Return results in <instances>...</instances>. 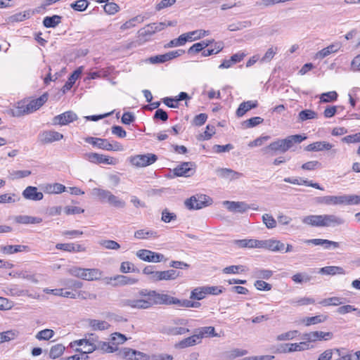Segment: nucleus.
Wrapping results in <instances>:
<instances>
[{
	"label": "nucleus",
	"instance_id": "nucleus-1",
	"mask_svg": "<svg viewBox=\"0 0 360 360\" xmlns=\"http://www.w3.org/2000/svg\"><path fill=\"white\" fill-rule=\"evenodd\" d=\"M140 298L124 299L121 301L122 307H129L136 309H148L153 305H171L172 296L160 293L155 290L142 289L139 291Z\"/></svg>",
	"mask_w": 360,
	"mask_h": 360
},
{
	"label": "nucleus",
	"instance_id": "nucleus-2",
	"mask_svg": "<svg viewBox=\"0 0 360 360\" xmlns=\"http://www.w3.org/2000/svg\"><path fill=\"white\" fill-rule=\"evenodd\" d=\"M302 222L313 227H335L343 225L345 220L336 214H320L306 216Z\"/></svg>",
	"mask_w": 360,
	"mask_h": 360
},
{
	"label": "nucleus",
	"instance_id": "nucleus-3",
	"mask_svg": "<svg viewBox=\"0 0 360 360\" xmlns=\"http://www.w3.org/2000/svg\"><path fill=\"white\" fill-rule=\"evenodd\" d=\"M306 139V136L300 134L290 135L285 139L273 141L266 147L263 148L262 150L264 153H269L270 151L274 153H284L292 148L294 144L300 143Z\"/></svg>",
	"mask_w": 360,
	"mask_h": 360
},
{
	"label": "nucleus",
	"instance_id": "nucleus-4",
	"mask_svg": "<svg viewBox=\"0 0 360 360\" xmlns=\"http://www.w3.org/2000/svg\"><path fill=\"white\" fill-rule=\"evenodd\" d=\"M48 96L44 94L40 97L33 99L29 102H20L15 112V116L20 117L28 115L39 110L46 101Z\"/></svg>",
	"mask_w": 360,
	"mask_h": 360
},
{
	"label": "nucleus",
	"instance_id": "nucleus-5",
	"mask_svg": "<svg viewBox=\"0 0 360 360\" xmlns=\"http://www.w3.org/2000/svg\"><path fill=\"white\" fill-rule=\"evenodd\" d=\"M84 140L95 147L108 151H122L124 150L123 146L117 141L110 142L108 139L96 137H87Z\"/></svg>",
	"mask_w": 360,
	"mask_h": 360
},
{
	"label": "nucleus",
	"instance_id": "nucleus-6",
	"mask_svg": "<svg viewBox=\"0 0 360 360\" xmlns=\"http://www.w3.org/2000/svg\"><path fill=\"white\" fill-rule=\"evenodd\" d=\"M212 200L207 195L198 194L191 196L185 201L186 207L189 210H200L210 205Z\"/></svg>",
	"mask_w": 360,
	"mask_h": 360
},
{
	"label": "nucleus",
	"instance_id": "nucleus-7",
	"mask_svg": "<svg viewBox=\"0 0 360 360\" xmlns=\"http://www.w3.org/2000/svg\"><path fill=\"white\" fill-rule=\"evenodd\" d=\"M106 284L111 285L113 287L131 285L136 284L138 279L124 275H116L112 277H106L104 278Z\"/></svg>",
	"mask_w": 360,
	"mask_h": 360
},
{
	"label": "nucleus",
	"instance_id": "nucleus-8",
	"mask_svg": "<svg viewBox=\"0 0 360 360\" xmlns=\"http://www.w3.org/2000/svg\"><path fill=\"white\" fill-rule=\"evenodd\" d=\"M136 255L140 259L147 262L158 263L166 261L165 256L158 252H153L146 249H141L136 252Z\"/></svg>",
	"mask_w": 360,
	"mask_h": 360
},
{
	"label": "nucleus",
	"instance_id": "nucleus-9",
	"mask_svg": "<svg viewBox=\"0 0 360 360\" xmlns=\"http://www.w3.org/2000/svg\"><path fill=\"white\" fill-rule=\"evenodd\" d=\"M158 160L155 154L147 153L143 155H137L130 158L131 163L136 167H146L153 164Z\"/></svg>",
	"mask_w": 360,
	"mask_h": 360
},
{
	"label": "nucleus",
	"instance_id": "nucleus-10",
	"mask_svg": "<svg viewBox=\"0 0 360 360\" xmlns=\"http://www.w3.org/2000/svg\"><path fill=\"white\" fill-rule=\"evenodd\" d=\"M85 160L94 164H106V165H115L116 161L114 158L101 155L96 153H87L84 155Z\"/></svg>",
	"mask_w": 360,
	"mask_h": 360
},
{
	"label": "nucleus",
	"instance_id": "nucleus-11",
	"mask_svg": "<svg viewBox=\"0 0 360 360\" xmlns=\"http://www.w3.org/2000/svg\"><path fill=\"white\" fill-rule=\"evenodd\" d=\"M195 169V165L193 162H185L174 169V174L176 176H191Z\"/></svg>",
	"mask_w": 360,
	"mask_h": 360
},
{
	"label": "nucleus",
	"instance_id": "nucleus-12",
	"mask_svg": "<svg viewBox=\"0 0 360 360\" xmlns=\"http://www.w3.org/2000/svg\"><path fill=\"white\" fill-rule=\"evenodd\" d=\"M77 119V115L72 111H66L55 116L52 120L53 125H67Z\"/></svg>",
	"mask_w": 360,
	"mask_h": 360
},
{
	"label": "nucleus",
	"instance_id": "nucleus-13",
	"mask_svg": "<svg viewBox=\"0 0 360 360\" xmlns=\"http://www.w3.org/2000/svg\"><path fill=\"white\" fill-rule=\"evenodd\" d=\"M63 139V135L53 130H46L39 134V140L43 144L58 141Z\"/></svg>",
	"mask_w": 360,
	"mask_h": 360
},
{
	"label": "nucleus",
	"instance_id": "nucleus-14",
	"mask_svg": "<svg viewBox=\"0 0 360 360\" xmlns=\"http://www.w3.org/2000/svg\"><path fill=\"white\" fill-rule=\"evenodd\" d=\"M166 27V23L163 22H153L146 25L141 28L139 31V35L146 37L151 36L157 32H160Z\"/></svg>",
	"mask_w": 360,
	"mask_h": 360
},
{
	"label": "nucleus",
	"instance_id": "nucleus-15",
	"mask_svg": "<svg viewBox=\"0 0 360 360\" xmlns=\"http://www.w3.org/2000/svg\"><path fill=\"white\" fill-rule=\"evenodd\" d=\"M333 333L330 332L313 331L303 335L302 338L308 342L316 340H329L333 338Z\"/></svg>",
	"mask_w": 360,
	"mask_h": 360
},
{
	"label": "nucleus",
	"instance_id": "nucleus-16",
	"mask_svg": "<svg viewBox=\"0 0 360 360\" xmlns=\"http://www.w3.org/2000/svg\"><path fill=\"white\" fill-rule=\"evenodd\" d=\"M44 292H45L47 294H53L56 296L60 297H70L72 299H76L77 297H81L83 299H86V297L84 295V294H86L85 292H79L77 294L74 293L71 291H64L63 289H48L46 288L44 290Z\"/></svg>",
	"mask_w": 360,
	"mask_h": 360
},
{
	"label": "nucleus",
	"instance_id": "nucleus-17",
	"mask_svg": "<svg viewBox=\"0 0 360 360\" xmlns=\"http://www.w3.org/2000/svg\"><path fill=\"white\" fill-rule=\"evenodd\" d=\"M346 198L345 195H326L322 197H318L316 202L321 204L327 205H345V200Z\"/></svg>",
	"mask_w": 360,
	"mask_h": 360
},
{
	"label": "nucleus",
	"instance_id": "nucleus-18",
	"mask_svg": "<svg viewBox=\"0 0 360 360\" xmlns=\"http://www.w3.org/2000/svg\"><path fill=\"white\" fill-rule=\"evenodd\" d=\"M217 175L224 179L233 181L243 176V174L228 168H218L215 171Z\"/></svg>",
	"mask_w": 360,
	"mask_h": 360
},
{
	"label": "nucleus",
	"instance_id": "nucleus-19",
	"mask_svg": "<svg viewBox=\"0 0 360 360\" xmlns=\"http://www.w3.org/2000/svg\"><path fill=\"white\" fill-rule=\"evenodd\" d=\"M306 346H307V345L304 342L299 343H286L281 345L280 348L278 349V350L281 353H290L297 351L300 352L307 349Z\"/></svg>",
	"mask_w": 360,
	"mask_h": 360
},
{
	"label": "nucleus",
	"instance_id": "nucleus-20",
	"mask_svg": "<svg viewBox=\"0 0 360 360\" xmlns=\"http://www.w3.org/2000/svg\"><path fill=\"white\" fill-rule=\"evenodd\" d=\"M179 276V272L174 269L155 271L154 282L174 280Z\"/></svg>",
	"mask_w": 360,
	"mask_h": 360
},
{
	"label": "nucleus",
	"instance_id": "nucleus-21",
	"mask_svg": "<svg viewBox=\"0 0 360 360\" xmlns=\"http://www.w3.org/2000/svg\"><path fill=\"white\" fill-rule=\"evenodd\" d=\"M22 196L27 199L33 201H38L43 199L44 195L41 192H39L35 186H27L22 193Z\"/></svg>",
	"mask_w": 360,
	"mask_h": 360
},
{
	"label": "nucleus",
	"instance_id": "nucleus-22",
	"mask_svg": "<svg viewBox=\"0 0 360 360\" xmlns=\"http://www.w3.org/2000/svg\"><path fill=\"white\" fill-rule=\"evenodd\" d=\"M342 45L340 42H335L328 46L321 49L316 53V58L323 59L331 53H336L340 49Z\"/></svg>",
	"mask_w": 360,
	"mask_h": 360
},
{
	"label": "nucleus",
	"instance_id": "nucleus-23",
	"mask_svg": "<svg viewBox=\"0 0 360 360\" xmlns=\"http://www.w3.org/2000/svg\"><path fill=\"white\" fill-rule=\"evenodd\" d=\"M227 209L231 212L243 213L250 208L249 205L244 202L224 201Z\"/></svg>",
	"mask_w": 360,
	"mask_h": 360
},
{
	"label": "nucleus",
	"instance_id": "nucleus-24",
	"mask_svg": "<svg viewBox=\"0 0 360 360\" xmlns=\"http://www.w3.org/2000/svg\"><path fill=\"white\" fill-rule=\"evenodd\" d=\"M285 244L278 240H264L263 249L273 252H281L284 250Z\"/></svg>",
	"mask_w": 360,
	"mask_h": 360
},
{
	"label": "nucleus",
	"instance_id": "nucleus-25",
	"mask_svg": "<svg viewBox=\"0 0 360 360\" xmlns=\"http://www.w3.org/2000/svg\"><path fill=\"white\" fill-rule=\"evenodd\" d=\"M333 148V145L326 141H316L309 144L304 148L306 151H323L329 150Z\"/></svg>",
	"mask_w": 360,
	"mask_h": 360
},
{
	"label": "nucleus",
	"instance_id": "nucleus-26",
	"mask_svg": "<svg viewBox=\"0 0 360 360\" xmlns=\"http://www.w3.org/2000/svg\"><path fill=\"white\" fill-rule=\"evenodd\" d=\"M201 341L199 340L195 330L194 334L190 337L183 339L176 344L175 347L179 349H184L188 347L194 346L199 344Z\"/></svg>",
	"mask_w": 360,
	"mask_h": 360
},
{
	"label": "nucleus",
	"instance_id": "nucleus-27",
	"mask_svg": "<svg viewBox=\"0 0 360 360\" xmlns=\"http://www.w3.org/2000/svg\"><path fill=\"white\" fill-rule=\"evenodd\" d=\"M258 103L257 101H248L241 103L236 110V115L239 117L243 116L248 111L257 108Z\"/></svg>",
	"mask_w": 360,
	"mask_h": 360
},
{
	"label": "nucleus",
	"instance_id": "nucleus-28",
	"mask_svg": "<svg viewBox=\"0 0 360 360\" xmlns=\"http://www.w3.org/2000/svg\"><path fill=\"white\" fill-rule=\"evenodd\" d=\"M103 276V271L99 269H85L83 280L98 281Z\"/></svg>",
	"mask_w": 360,
	"mask_h": 360
},
{
	"label": "nucleus",
	"instance_id": "nucleus-29",
	"mask_svg": "<svg viewBox=\"0 0 360 360\" xmlns=\"http://www.w3.org/2000/svg\"><path fill=\"white\" fill-rule=\"evenodd\" d=\"M195 330L200 341L201 339L205 337H219V335L215 333V329L212 326L201 327Z\"/></svg>",
	"mask_w": 360,
	"mask_h": 360
},
{
	"label": "nucleus",
	"instance_id": "nucleus-30",
	"mask_svg": "<svg viewBox=\"0 0 360 360\" xmlns=\"http://www.w3.org/2000/svg\"><path fill=\"white\" fill-rule=\"evenodd\" d=\"M1 251L4 254L11 255L19 252L28 251L29 247L27 245H5L0 247Z\"/></svg>",
	"mask_w": 360,
	"mask_h": 360
},
{
	"label": "nucleus",
	"instance_id": "nucleus-31",
	"mask_svg": "<svg viewBox=\"0 0 360 360\" xmlns=\"http://www.w3.org/2000/svg\"><path fill=\"white\" fill-rule=\"evenodd\" d=\"M319 273L325 275L334 276L336 274H345V271L341 266H327L321 268Z\"/></svg>",
	"mask_w": 360,
	"mask_h": 360
},
{
	"label": "nucleus",
	"instance_id": "nucleus-32",
	"mask_svg": "<svg viewBox=\"0 0 360 360\" xmlns=\"http://www.w3.org/2000/svg\"><path fill=\"white\" fill-rule=\"evenodd\" d=\"M158 236V232L153 230L139 229L134 232V237L137 239L156 238Z\"/></svg>",
	"mask_w": 360,
	"mask_h": 360
},
{
	"label": "nucleus",
	"instance_id": "nucleus-33",
	"mask_svg": "<svg viewBox=\"0 0 360 360\" xmlns=\"http://www.w3.org/2000/svg\"><path fill=\"white\" fill-rule=\"evenodd\" d=\"M82 74L81 68L75 70L72 75L69 77L68 81L65 82V85L63 86V91L65 93L67 91H69L76 82V80Z\"/></svg>",
	"mask_w": 360,
	"mask_h": 360
},
{
	"label": "nucleus",
	"instance_id": "nucleus-34",
	"mask_svg": "<svg viewBox=\"0 0 360 360\" xmlns=\"http://www.w3.org/2000/svg\"><path fill=\"white\" fill-rule=\"evenodd\" d=\"M91 193L94 196L97 197L101 202H107L112 193L108 190L99 188L92 189Z\"/></svg>",
	"mask_w": 360,
	"mask_h": 360
},
{
	"label": "nucleus",
	"instance_id": "nucleus-35",
	"mask_svg": "<svg viewBox=\"0 0 360 360\" xmlns=\"http://www.w3.org/2000/svg\"><path fill=\"white\" fill-rule=\"evenodd\" d=\"M15 221L18 224H39L42 221V219L39 217H34L27 215H19L15 219Z\"/></svg>",
	"mask_w": 360,
	"mask_h": 360
},
{
	"label": "nucleus",
	"instance_id": "nucleus-36",
	"mask_svg": "<svg viewBox=\"0 0 360 360\" xmlns=\"http://www.w3.org/2000/svg\"><path fill=\"white\" fill-rule=\"evenodd\" d=\"M190 332L188 328L178 326H169L164 329V333L168 335H181Z\"/></svg>",
	"mask_w": 360,
	"mask_h": 360
},
{
	"label": "nucleus",
	"instance_id": "nucleus-37",
	"mask_svg": "<svg viewBox=\"0 0 360 360\" xmlns=\"http://www.w3.org/2000/svg\"><path fill=\"white\" fill-rule=\"evenodd\" d=\"M62 17L58 15L46 16L43 20V25L47 28L56 27L61 22Z\"/></svg>",
	"mask_w": 360,
	"mask_h": 360
},
{
	"label": "nucleus",
	"instance_id": "nucleus-38",
	"mask_svg": "<svg viewBox=\"0 0 360 360\" xmlns=\"http://www.w3.org/2000/svg\"><path fill=\"white\" fill-rule=\"evenodd\" d=\"M88 323L94 330H103L110 327V324L105 321L89 319Z\"/></svg>",
	"mask_w": 360,
	"mask_h": 360
},
{
	"label": "nucleus",
	"instance_id": "nucleus-39",
	"mask_svg": "<svg viewBox=\"0 0 360 360\" xmlns=\"http://www.w3.org/2000/svg\"><path fill=\"white\" fill-rule=\"evenodd\" d=\"M288 303L294 306H305L315 303V300L311 297H301L290 300Z\"/></svg>",
	"mask_w": 360,
	"mask_h": 360
},
{
	"label": "nucleus",
	"instance_id": "nucleus-40",
	"mask_svg": "<svg viewBox=\"0 0 360 360\" xmlns=\"http://www.w3.org/2000/svg\"><path fill=\"white\" fill-rule=\"evenodd\" d=\"M188 36V41H195L200 39L210 34V31L204 30H198L186 33Z\"/></svg>",
	"mask_w": 360,
	"mask_h": 360
},
{
	"label": "nucleus",
	"instance_id": "nucleus-41",
	"mask_svg": "<svg viewBox=\"0 0 360 360\" xmlns=\"http://www.w3.org/2000/svg\"><path fill=\"white\" fill-rule=\"evenodd\" d=\"M117 351V355L120 358L126 359L127 360H134L135 356L134 355H136V350L128 347H124Z\"/></svg>",
	"mask_w": 360,
	"mask_h": 360
},
{
	"label": "nucleus",
	"instance_id": "nucleus-42",
	"mask_svg": "<svg viewBox=\"0 0 360 360\" xmlns=\"http://www.w3.org/2000/svg\"><path fill=\"white\" fill-rule=\"evenodd\" d=\"M96 350L106 353H112L117 351L118 348L117 346L110 345L109 342L99 341L96 346Z\"/></svg>",
	"mask_w": 360,
	"mask_h": 360
},
{
	"label": "nucleus",
	"instance_id": "nucleus-43",
	"mask_svg": "<svg viewBox=\"0 0 360 360\" xmlns=\"http://www.w3.org/2000/svg\"><path fill=\"white\" fill-rule=\"evenodd\" d=\"M65 349V347L62 344H57L52 346L49 352L50 358H58L63 354Z\"/></svg>",
	"mask_w": 360,
	"mask_h": 360
},
{
	"label": "nucleus",
	"instance_id": "nucleus-44",
	"mask_svg": "<svg viewBox=\"0 0 360 360\" xmlns=\"http://www.w3.org/2000/svg\"><path fill=\"white\" fill-rule=\"evenodd\" d=\"M188 41V36L186 33L181 34L178 38L171 40L167 44V47L179 46L184 45Z\"/></svg>",
	"mask_w": 360,
	"mask_h": 360
},
{
	"label": "nucleus",
	"instance_id": "nucleus-45",
	"mask_svg": "<svg viewBox=\"0 0 360 360\" xmlns=\"http://www.w3.org/2000/svg\"><path fill=\"white\" fill-rule=\"evenodd\" d=\"M326 319H327V316H323V315H318V316H311V317H306L303 320V323H304L307 326H309L311 325H314V324H317L319 323H322V322L325 321L326 320Z\"/></svg>",
	"mask_w": 360,
	"mask_h": 360
},
{
	"label": "nucleus",
	"instance_id": "nucleus-46",
	"mask_svg": "<svg viewBox=\"0 0 360 360\" xmlns=\"http://www.w3.org/2000/svg\"><path fill=\"white\" fill-rule=\"evenodd\" d=\"M206 295V290L205 287H198L193 289L190 295L191 300H201L205 298Z\"/></svg>",
	"mask_w": 360,
	"mask_h": 360
},
{
	"label": "nucleus",
	"instance_id": "nucleus-47",
	"mask_svg": "<svg viewBox=\"0 0 360 360\" xmlns=\"http://www.w3.org/2000/svg\"><path fill=\"white\" fill-rule=\"evenodd\" d=\"M107 202L116 208H124L126 205V202L123 200L112 193L110 196Z\"/></svg>",
	"mask_w": 360,
	"mask_h": 360
},
{
	"label": "nucleus",
	"instance_id": "nucleus-48",
	"mask_svg": "<svg viewBox=\"0 0 360 360\" xmlns=\"http://www.w3.org/2000/svg\"><path fill=\"white\" fill-rule=\"evenodd\" d=\"M55 333L51 329H44L38 332L35 338L39 340H49L52 338Z\"/></svg>",
	"mask_w": 360,
	"mask_h": 360
},
{
	"label": "nucleus",
	"instance_id": "nucleus-49",
	"mask_svg": "<svg viewBox=\"0 0 360 360\" xmlns=\"http://www.w3.org/2000/svg\"><path fill=\"white\" fill-rule=\"evenodd\" d=\"M222 271L227 274H237L245 271V267L243 265H232L225 267Z\"/></svg>",
	"mask_w": 360,
	"mask_h": 360
},
{
	"label": "nucleus",
	"instance_id": "nucleus-50",
	"mask_svg": "<svg viewBox=\"0 0 360 360\" xmlns=\"http://www.w3.org/2000/svg\"><path fill=\"white\" fill-rule=\"evenodd\" d=\"M63 285L68 289H72L73 290H77V289H80L83 287V283L79 281L74 280V279H66L63 281Z\"/></svg>",
	"mask_w": 360,
	"mask_h": 360
},
{
	"label": "nucleus",
	"instance_id": "nucleus-51",
	"mask_svg": "<svg viewBox=\"0 0 360 360\" xmlns=\"http://www.w3.org/2000/svg\"><path fill=\"white\" fill-rule=\"evenodd\" d=\"M299 120L302 122L317 118V113L311 110H304L299 113Z\"/></svg>",
	"mask_w": 360,
	"mask_h": 360
},
{
	"label": "nucleus",
	"instance_id": "nucleus-52",
	"mask_svg": "<svg viewBox=\"0 0 360 360\" xmlns=\"http://www.w3.org/2000/svg\"><path fill=\"white\" fill-rule=\"evenodd\" d=\"M299 335V331L297 330H290L286 333L280 334L276 336L277 341H284L292 340Z\"/></svg>",
	"mask_w": 360,
	"mask_h": 360
},
{
	"label": "nucleus",
	"instance_id": "nucleus-53",
	"mask_svg": "<svg viewBox=\"0 0 360 360\" xmlns=\"http://www.w3.org/2000/svg\"><path fill=\"white\" fill-rule=\"evenodd\" d=\"M89 4V3L87 0H78L71 4L70 7L75 11L82 12L87 8Z\"/></svg>",
	"mask_w": 360,
	"mask_h": 360
},
{
	"label": "nucleus",
	"instance_id": "nucleus-54",
	"mask_svg": "<svg viewBox=\"0 0 360 360\" xmlns=\"http://www.w3.org/2000/svg\"><path fill=\"white\" fill-rule=\"evenodd\" d=\"M6 292L8 295L22 296L26 294L27 291L21 290L17 285H13L6 288Z\"/></svg>",
	"mask_w": 360,
	"mask_h": 360
},
{
	"label": "nucleus",
	"instance_id": "nucleus-55",
	"mask_svg": "<svg viewBox=\"0 0 360 360\" xmlns=\"http://www.w3.org/2000/svg\"><path fill=\"white\" fill-rule=\"evenodd\" d=\"M264 119L260 117H254L250 119H248L243 122V126L245 128H252L254 127L261 123H262Z\"/></svg>",
	"mask_w": 360,
	"mask_h": 360
},
{
	"label": "nucleus",
	"instance_id": "nucleus-56",
	"mask_svg": "<svg viewBox=\"0 0 360 360\" xmlns=\"http://www.w3.org/2000/svg\"><path fill=\"white\" fill-rule=\"evenodd\" d=\"M251 25L250 21H243V22H238L236 23H233L229 25L228 30L234 32L243 30L245 27H248Z\"/></svg>",
	"mask_w": 360,
	"mask_h": 360
},
{
	"label": "nucleus",
	"instance_id": "nucleus-57",
	"mask_svg": "<svg viewBox=\"0 0 360 360\" xmlns=\"http://www.w3.org/2000/svg\"><path fill=\"white\" fill-rule=\"evenodd\" d=\"M272 275L273 271L268 269H258L254 271V276L257 278L269 279Z\"/></svg>",
	"mask_w": 360,
	"mask_h": 360
},
{
	"label": "nucleus",
	"instance_id": "nucleus-58",
	"mask_svg": "<svg viewBox=\"0 0 360 360\" xmlns=\"http://www.w3.org/2000/svg\"><path fill=\"white\" fill-rule=\"evenodd\" d=\"M177 217L174 212H170L168 209H165L162 212L161 220L165 223H169L172 221H175Z\"/></svg>",
	"mask_w": 360,
	"mask_h": 360
},
{
	"label": "nucleus",
	"instance_id": "nucleus-59",
	"mask_svg": "<svg viewBox=\"0 0 360 360\" xmlns=\"http://www.w3.org/2000/svg\"><path fill=\"white\" fill-rule=\"evenodd\" d=\"M15 337L16 333L14 330H7L0 333V344L15 339Z\"/></svg>",
	"mask_w": 360,
	"mask_h": 360
},
{
	"label": "nucleus",
	"instance_id": "nucleus-60",
	"mask_svg": "<svg viewBox=\"0 0 360 360\" xmlns=\"http://www.w3.org/2000/svg\"><path fill=\"white\" fill-rule=\"evenodd\" d=\"M143 21V17H141L140 15L136 16L129 20L124 22L122 26V30H127L130 29L131 27H134L135 26L136 22H142Z\"/></svg>",
	"mask_w": 360,
	"mask_h": 360
},
{
	"label": "nucleus",
	"instance_id": "nucleus-61",
	"mask_svg": "<svg viewBox=\"0 0 360 360\" xmlns=\"http://www.w3.org/2000/svg\"><path fill=\"white\" fill-rule=\"evenodd\" d=\"M127 340L126 336L120 333H114L111 335V341L113 345L123 344Z\"/></svg>",
	"mask_w": 360,
	"mask_h": 360
},
{
	"label": "nucleus",
	"instance_id": "nucleus-62",
	"mask_svg": "<svg viewBox=\"0 0 360 360\" xmlns=\"http://www.w3.org/2000/svg\"><path fill=\"white\" fill-rule=\"evenodd\" d=\"M103 8L108 14L113 15L119 11V6L114 2H108V0H107Z\"/></svg>",
	"mask_w": 360,
	"mask_h": 360
},
{
	"label": "nucleus",
	"instance_id": "nucleus-63",
	"mask_svg": "<svg viewBox=\"0 0 360 360\" xmlns=\"http://www.w3.org/2000/svg\"><path fill=\"white\" fill-rule=\"evenodd\" d=\"M337 98L338 94L335 91H329L322 94L321 95L320 99L321 102L328 103L335 101Z\"/></svg>",
	"mask_w": 360,
	"mask_h": 360
},
{
	"label": "nucleus",
	"instance_id": "nucleus-64",
	"mask_svg": "<svg viewBox=\"0 0 360 360\" xmlns=\"http://www.w3.org/2000/svg\"><path fill=\"white\" fill-rule=\"evenodd\" d=\"M262 221L268 229H273L276 226V221L269 214H264L262 216Z\"/></svg>",
	"mask_w": 360,
	"mask_h": 360
}]
</instances>
